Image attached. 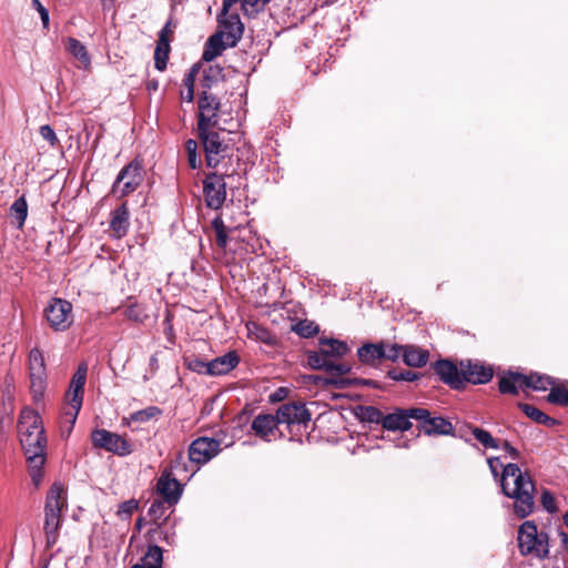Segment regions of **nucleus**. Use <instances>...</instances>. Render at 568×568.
Here are the masks:
<instances>
[{
	"instance_id": "12",
	"label": "nucleus",
	"mask_w": 568,
	"mask_h": 568,
	"mask_svg": "<svg viewBox=\"0 0 568 568\" xmlns=\"http://www.w3.org/2000/svg\"><path fill=\"white\" fill-rule=\"evenodd\" d=\"M234 174H222L221 172L210 173L203 181V194L206 205L212 210L222 207L226 199L225 178Z\"/></svg>"
},
{
	"instance_id": "19",
	"label": "nucleus",
	"mask_w": 568,
	"mask_h": 568,
	"mask_svg": "<svg viewBox=\"0 0 568 568\" xmlns=\"http://www.w3.org/2000/svg\"><path fill=\"white\" fill-rule=\"evenodd\" d=\"M434 371L440 381L449 385L454 389L463 388V369L462 364L457 367L448 359L437 361L434 364Z\"/></svg>"
},
{
	"instance_id": "24",
	"label": "nucleus",
	"mask_w": 568,
	"mask_h": 568,
	"mask_svg": "<svg viewBox=\"0 0 568 568\" xmlns=\"http://www.w3.org/2000/svg\"><path fill=\"white\" fill-rule=\"evenodd\" d=\"M271 0H223V13H227L233 6L240 4L244 16L252 18L264 10Z\"/></svg>"
},
{
	"instance_id": "11",
	"label": "nucleus",
	"mask_w": 568,
	"mask_h": 568,
	"mask_svg": "<svg viewBox=\"0 0 568 568\" xmlns=\"http://www.w3.org/2000/svg\"><path fill=\"white\" fill-rule=\"evenodd\" d=\"M72 304L62 298H51L44 308L45 318L55 332L67 331L73 323Z\"/></svg>"
},
{
	"instance_id": "33",
	"label": "nucleus",
	"mask_w": 568,
	"mask_h": 568,
	"mask_svg": "<svg viewBox=\"0 0 568 568\" xmlns=\"http://www.w3.org/2000/svg\"><path fill=\"white\" fill-rule=\"evenodd\" d=\"M554 381L551 377L546 375H540L537 373H532L530 375H526V379L524 381L525 388H531L534 390H546L550 386L554 387Z\"/></svg>"
},
{
	"instance_id": "36",
	"label": "nucleus",
	"mask_w": 568,
	"mask_h": 568,
	"mask_svg": "<svg viewBox=\"0 0 568 568\" xmlns=\"http://www.w3.org/2000/svg\"><path fill=\"white\" fill-rule=\"evenodd\" d=\"M170 40H162L156 42L154 51V65L159 71H164L170 54Z\"/></svg>"
},
{
	"instance_id": "50",
	"label": "nucleus",
	"mask_w": 568,
	"mask_h": 568,
	"mask_svg": "<svg viewBox=\"0 0 568 568\" xmlns=\"http://www.w3.org/2000/svg\"><path fill=\"white\" fill-rule=\"evenodd\" d=\"M383 359L396 362L399 357H403L404 345L383 343Z\"/></svg>"
},
{
	"instance_id": "60",
	"label": "nucleus",
	"mask_w": 568,
	"mask_h": 568,
	"mask_svg": "<svg viewBox=\"0 0 568 568\" xmlns=\"http://www.w3.org/2000/svg\"><path fill=\"white\" fill-rule=\"evenodd\" d=\"M501 447L507 452V454L513 459H519V457H520L519 450L517 448H515L514 446H511L508 440H504Z\"/></svg>"
},
{
	"instance_id": "25",
	"label": "nucleus",
	"mask_w": 568,
	"mask_h": 568,
	"mask_svg": "<svg viewBox=\"0 0 568 568\" xmlns=\"http://www.w3.org/2000/svg\"><path fill=\"white\" fill-rule=\"evenodd\" d=\"M18 430L19 435L36 433L37 430L44 432L40 415L31 408L22 409L18 422Z\"/></svg>"
},
{
	"instance_id": "15",
	"label": "nucleus",
	"mask_w": 568,
	"mask_h": 568,
	"mask_svg": "<svg viewBox=\"0 0 568 568\" xmlns=\"http://www.w3.org/2000/svg\"><path fill=\"white\" fill-rule=\"evenodd\" d=\"M427 416L425 408L397 409L392 414H387L383 420V427L387 430L405 432L412 427L410 418L416 419Z\"/></svg>"
},
{
	"instance_id": "46",
	"label": "nucleus",
	"mask_w": 568,
	"mask_h": 568,
	"mask_svg": "<svg viewBox=\"0 0 568 568\" xmlns=\"http://www.w3.org/2000/svg\"><path fill=\"white\" fill-rule=\"evenodd\" d=\"M212 226L215 231V242H216V245L222 248V250H225L226 245H227V232H226V229H225V225L222 221V219L220 217H216L213 220L212 222Z\"/></svg>"
},
{
	"instance_id": "4",
	"label": "nucleus",
	"mask_w": 568,
	"mask_h": 568,
	"mask_svg": "<svg viewBox=\"0 0 568 568\" xmlns=\"http://www.w3.org/2000/svg\"><path fill=\"white\" fill-rule=\"evenodd\" d=\"M64 508H67L65 490L61 484L54 483L48 491L44 506V532L49 545L57 540Z\"/></svg>"
},
{
	"instance_id": "2",
	"label": "nucleus",
	"mask_w": 568,
	"mask_h": 568,
	"mask_svg": "<svg viewBox=\"0 0 568 568\" xmlns=\"http://www.w3.org/2000/svg\"><path fill=\"white\" fill-rule=\"evenodd\" d=\"M349 352V347L346 342L320 337L318 349L307 351V364L311 368L317 371H325L328 374H336L344 376L348 374L352 366L347 363L338 362Z\"/></svg>"
},
{
	"instance_id": "63",
	"label": "nucleus",
	"mask_w": 568,
	"mask_h": 568,
	"mask_svg": "<svg viewBox=\"0 0 568 568\" xmlns=\"http://www.w3.org/2000/svg\"><path fill=\"white\" fill-rule=\"evenodd\" d=\"M560 538H561V542L565 547V549L567 550L568 552V534L567 532H564V531H560L559 534Z\"/></svg>"
},
{
	"instance_id": "52",
	"label": "nucleus",
	"mask_w": 568,
	"mask_h": 568,
	"mask_svg": "<svg viewBox=\"0 0 568 568\" xmlns=\"http://www.w3.org/2000/svg\"><path fill=\"white\" fill-rule=\"evenodd\" d=\"M540 503L548 513L552 514L557 511L555 497L549 490L545 489L542 491L540 496Z\"/></svg>"
},
{
	"instance_id": "39",
	"label": "nucleus",
	"mask_w": 568,
	"mask_h": 568,
	"mask_svg": "<svg viewBox=\"0 0 568 568\" xmlns=\"http://www.w3.org/2000/svg\"><path fill=\"white\" fill-rule=\"evenodd\" d=\"M123 315L135 323H143L148 317L142 305L136 302H132V298L128 300V304L124 307Z\"/></svg>"
},
{
	"instance_id": "1",
	"label": "nucleus",
	"mask_w": 568,
	"mask_h": 568,
	"mask_svg": "<svg viewBox=\"0 0 568 568\" xmlns=\"http://www.w3.org/2000/svg\"><path fill=\"white\" fill-rule=\"evenodd\" d=\"M503 493L514 499V510L520 518L529 516L535 506V484L528 473H523L515 463H509L501 473Z\"/></svg>"
},
{
	"instance_id": "44",
	"label": "nucleus",
	"mask_w": 568,
	"mask_h": 568,
	"mask_svg": "<svg viewBox=\"0 0 568 568\" xmlns=\"http://www.w3.org/2000/svg\"><path fill=\"white\" fill-rule=\"evenodd\" d=\"M162 410L158 406H149L140 409L130 415V420L136 423H145L150 419L156 418L161 415Z\"/></svg>"
},
{
	"instance_id": "47",
	"label": "nucleus",
	"mask_w": 568,
	"mask_h": 568,
	"mask_svg": "<svg viewBox=\"0 0 568 568\" xmlns=\"http://www.w3.org/2000/svg\"><path fill=\"white\" fill-rule=\"evenodd\" d=\"M384 417L385 415L374 406H365L361 408V418L364 422L383 425Z\"/></svg>"
},
{
	"instance_id": "38",
	"label": "nucleus",
	"mask_w": 568,
	"mask_h": 568,
	"mask_svg": "<svg viewBox=\"0 0 568 568\" xmlns=\"http://www.w3.org/2000/svg\"><path fill=\"white\" fill-rule=\"evenodd\" d=\"M310 378L316 384L322 386H333L338 389L349 387V381L344 376L336 374H329L328 377L322 376H310Z\"/></svg>"
},
{
	"instance_id": "28",
	"label": "nucleus",
	"mask_w": 568,
	"mask_h": 568,
	"mask_svg": "<svg viewBox=\"0 0 568 568\" xmlns=\"http://www.w3.org/2000/svg\"><path fill=\"white\" fill-rule=\"evenodd\" d=\"M429 353L414 345H404L403 361L409 367H423L427 364Z\"/></svg>"
},
{
	"instance_id": "21",
	"label": "nucleus",
	"mask_w": 568,
	"mask_h": 568,
	"mask_svg": "<svg viewBox=\"0 0 568 568\" xmlns=\"http://www.w3.org/2000/svg\"><path fill=\"white\" fill-rule=\"evenodd\" d=\"M156 491L161 496V499L169 503V506H174L181 498L182 486L178 479L164 471L158 479Z\"/></svg>"
},
{
	"instance_id": "35",
	"label": "nucleus",
	"mask_w": 568,
	"mask_h": 568,
	"mask_svg": "<svg viewBox=\"0 0 568 568\" xmlns=\"http://www.w3.org/2000/svg\"><path fill=\"white\" fill-rule=\"evenodd\" d=\"M141 560L142 564H140V566H143V568H162V549L156 545L149 546L145 555Z\"/></svg>"
},
{
	"instance_id": "5",
	"label": "nucleus",
	"mask_w": 568,
	"mask_h": 568,
	"mask_svg": "<svg viewBox=\"0 0 568 568\" xmlns=\"http://www.w3.org/2000/svg\"><path fill=\"white\" fill-rule=\"evenodd\" d=\"M518 548L523 556L534 555L544 559L549 555L548 534L538 531L534 521L523 523L518 529Z\"/></svg>"
},
{
	"instance_id": "45",
	"label": "nucleus",
	"mask_w": 568,
	"mask_h": 568,
	"mask_svg": "<svg viewBox=\"0 0 568 568\" xmlns=\"http://www.w3.org/2000/svg\"><path fill=\"white\" fill-rule=\"evenodd\" d=\"M186 366L190 371L202 374V375H210L211 376V366L210 361L205 362L202 358L192 356L185 359Z\"/></svg>"
},
{
	"instance_id": "53",
	"label": "nucleus",
	"mask_w": 568,
	"mask_h": 568,
	"mask_svg": "<svg viewBox=\"0 0 568 568\" xmlns=\"http://www.w3.org/2000/svg\"><path fill=\"white\" fill-rule=\"evenodd\" d=\"M40 134L51 146H55L59 143V139L57 138L54 130L49 124L40 126Z\"/></svg>"
},
{
	"instance_id": "17",
	"label": "nucleus",
	"mask_w": 568,
	"mask_h": 568,
	"mask_svg": "<svg viewBox=\"0 0 568 568\" xmlns=\"http://www.w3.org/2000/svg\"><path fill=\"white\" fill-rule=\"evenodd\" d=\"M276 415L280 423L286 424L288 427L293 425L306 426L311 419V414L305 406L296 403L282 405Z\"/></svg>"
},
{
	"instance_id": "43",
	"label": "nucleus",
	"mask_w": 568,
	"mask_h": 568,
	"mask_svg": "<svg viewBox=\"0 0 568 568\" xmlns=\"http://www.w3.org/2000/svg\"><path fill=\"white\" fill-rule=\"evenodd\" d=\"M189 166L193 170L199 169L202 164L201 158L197 153V142L193 139H189L184 144Z\"/></svg>"
},
{
	"instance_id": "27",
	"label": "nucleus",
	"mask_w": 568,
	"mask_h": 568,
	"mask_svg": "<svg viewBox=\"0 0 568 568\" xmlns=\"http://www.w3.org/2000/svg\"><path fill=\"white\" fill-rule=\"evenodd\" d=\"M526 375L521 373L509 372L505 374L498 383V388L501 394L517 395L519 388L524 387Z\"/></svg>"
},
{
	"instance_id": "62",
	"label": "nucleus",
	"mask_w": 568,
	"mask_h": 568,
	"mask_svg": "<svg viewBox=\"0 0 568 568\" xmlns=\"http://www.w3.org/2000/svg\"><path fill=\"white\" fill-rule=\"evenodd\" d=\"M159 88V82L156 80H149L146 83V89L151 91H156Z\"/></svg>"
},
{
	"instance_id": "18",
	"label": "nucleus",
	"mask_w": 568,
	"mask_h": 568,
	"mask_svg": "<svg viewBox=\"0 0 568 568\" xmlns=\"http://www.w3.org/2000/svg\"><path fill=\"white\" fill-rule=\"evenodd\" d=\"M463 369V387L466 383L487 384L491 381L494 372L490 366H486L478 362H462Z\"/></svg>"
},
{
	"instance_id": "37",
	"label": "nucleus",
	"mask_w": 568,
	"mask_h": 568,
	"mask_svg": "<svg viewBox=\"0 0 568 568\" xmlns=\"http://www.w3.org/2000/svg\"><path fill=\"white\" fill-rule=\"evenodd\" d=\"M171 507L172 506H169V503L164 499H154L149 508V516L154 524L159 525L160 521L166 519L168 511Z\"/></svg>"
},
{
	"instance_id": "30",
	"label": "nucleus",
	"mask_w": 568,
	"mask_h": 568,
	"mask_svg": "<svg viewBox=\"0 0 568 568\" xmlns=\"http://www.w3.org/2000/svg\"><path fill=\"white\" fill-rule=\"evenodd\" d=\"M383 342L366 343L357 349L359 361L366 365H376L378 361L383 359Z\"/></svg>"
},
{
	"instance_id": "34",
	"label": "nucleus",
	"mask_w": 568,
	"mask_h": 568,
	"mask_svg": "<svg viewBox=\"0 0 568 568\" xmlns=\"http://www.w3.org/2000/svg\"><path fill=\"white\" fill-rule=\"evenodd\" d=\"M224 79V69L220 64L210 65L203 72L202 87L210 90L214 84Z\"/></svg>"
},
{
	"instance_id": "14",
	"label": "nucleus",
	"mask_w": 568,
	"mask_h": 568,
	"mask_svg": "<svg viewBox=\"0 0 568 568\" xmlns=\"http://www.w3.org/2000/svg\"><path fill=\"white\" fill-rule=\"evenodd\" d=\"M217 22L221 27V31L219 33H222V38H225L226 44H229V47H235L241 40L244 31V24L242 23L239 13L230 10L224 14L222 8L221 12L217 14Z\"/></svg>"
},
{
	"instance_id": "59",
	"label": "nucleus",
	"mask_w": 568,
	"mask_h": 568,
	"mask_svg": "<svg viewBox=\"0 0 568 568\" xmlns=\"http://www.w3.org/2000/svg\"><path fill=\"white\" fill-rule=\"evenodd\" d=\"M349 381V386H357V385H364L369 386L373 388H379V384L376 381L373 379H365V378H347Z\"/></svg>"
},
{
	"instance_id": "55",
	"label": "nucleus",
	"mask_w": 568,
	"mask_h": 568,
	"mask_svg": "<svg viewBox=\"0 0 568 568\" xmlns=\"http://www.w3.org/2000/svg\"><path fill=\"white\" fill-rule=\"evenodd\" d=\"M28 465H29L30 476H31L33 484L36 486H39L43 478V474H42L43 465H39L38 467H36L34 464L31 462H28Z\"/></svg>"
},
{
	"instance_id": "8",
	"label": "nucleus",
	"mask_w": 568,
	"mask_h": 568,
	"mask_svg": "<svg viewBox=\"0 0 568 568\" xmlns=\"http://www.w3.org/2000/svg\"><path fill=\"white\" fill-rule=\"evenodd\" d=\"M87 376L88 364L80 363L70 381L69 389L65 394L67 402L70 405V409L65 412V416L69 417L71 425L75 423L82 407Z\"/></svg>"
},
{
	"instance_id": "42",
	"label": "nucleus",
	"mask_w": 568,
	"mask_h": 568,
	"mask_svg": "<svg viewBox=\"0 0 568 568\" xmlns=\"http://www.w3.org/2000/svg\"><path fill=\"white\" fill-rule=\"evenodd\" d=\"M10 212L18 221L19 227H22L28 215V203L24 196H20L12 203Z\"/></svg>"
},
{
	"instance_id": "41",
	"label": "nucleus",
	"mask_w": 568,
	"mask_h": 568,
	"mask_svg": "<svg viewBox=\"0 0 568 568\" xmlns=\"http://www.w3.org/2000/svg\"><path fill=\"white\" fill-rule=\"evenodd\" d=\"M471 434L485 448L498 449L500 447L497 439H495L491 434L479 427H471Z\"/></svg>"
},
{
	"instance_id": "48",
	"label": "nucleus",
	"mask_w": 568,
	"mask_h": 568,
	"mask_svg": "<svg viewBox=\"0 0 568 568\" xmlns=\"http://www.w3.org/2000/svg\"><path fill=\"white\" fill-rule=\"evenodd\" d=\"M551 404L568 406V389L565 387H552L547 396Z\"/></svg>"
},
{
	"instance_id": "57",
	"label": "nucleus",
	"mask_w": 568,
	"mask_h": 568,
	"mask_svg": "<svg viewBox=\"0 0 568 568\" xmlns=\"http://www.w3.org/2000/svg\"><path fill=\"white\" fill-rule=\"evenodd\" d=\"M487 464H488L489 469L495 478L498 477V475H499L498 470L500 468L504 469V467L506 466L501 463L500 457H489V458H487Z\"/></svg>"
},
{
	"instance_id": "51",
	"label": "nucleus",
	"mask_w": 568,
	"mask_h": 568,
	"mask_svg": "<svg viewBox=\"0 0 568 568\" xmlns=\"http://www.w3.org/2000/svg\"><path fill=\"white\" fill-rule=\"evenodd\" d=\"M139 503L135 499L123 501L119 505L118 516L122 519H129L132 514L138 509Z\"/></svg>"
},
{
	"instance_id": "9",
	"label": "nucleus",
	"mask_w": 568,
	"mask_h": 568,
	"mask_svg": "<svg viewBox=\"0 0 568 568\" xmlns=\"http://www.w3.org/2000/svg\"><path fill=\"white\" fill-rule=\"evenodd\" d=\"M197 106V134L212 132L220 121V100L214 94L203 91L199 97Z\"/></svg>"
},
{
	"instance_id": "58",
	"label": "nucleus",
	"mask_w": 568,
	"mask_h": 568,
	"mask_svg": "<svg viewBox=\"0 0 568 568\" xmlns=\"http://www.w3.org/2000/svg\"><path fill=\"white\" fill-rule=\"evenodd\" d=\"M199 72V67L197 65H193L191 68V70L185 74L184 79H183V83L185 85L186 89H194V81H195V77Z\"/></svg>"
},
{
	"instance_id": "54",
	"label": "nucleus",
	"mask_w": 568,
	"mask_h": 568,
	"mask_svg": "<svg viewBox=\"0 0 568 568\" xmlns=\"http://www.w3.org/2000/svg\"><path fill=\"white\" fill-rule=\"evenodd\" d=\"M175 28H176V23L173 21V19L172 18L168 19V21L165 22V24L163 26V28L161 29V31L159 33L158 41H162V40L171 41L170 37L173 34Z\"/></svg>"
},
{
	"instance_id": "31",
	"label": "nucleus",
	"mask_w": 568,
	"mask_h": 568,
	"mask_svg": "<svg viewBox=\"0 0 568 568\" xmlns=\"http://www.w3.org/2000/svg\"><path fill=\"white\" fill-rule=\"evenodd\" d=\"M518 406L527 417L538 424L547 426H554L557 424L556 419L549 417L547 414L530 404L519 403Z\"/></svg>"
},
{
	"instance_id": "40",
	"label": "nucleus",
	"mask_w": 568,
	"mask_h": 568,
	"mask_svg": "<svg viewBox=\"0 0 568 568\" xmlns=\"http://www.w3.org/2000/svg\"><path fill=\"white\" fill-rule=\"evenodd\" d=\"M292 331L303 338H310L318 333V326L308 320H301L292 325Z\"/></svg>"
},
{
	"instance_id": "23",
	"label": "nucleus",
	"mask_w": 568,
	"mask_h": 568,
	"mask_svg": "<svg viewBox=\"0 0 568 568\" xmlns=\"http://www.w3.org/2000/svg\"><path fill=\"white\" fill-rule=\"evenodd\" d=\"M420 423V430L426 435H450L453 434V425L449 420L444 417L430 415V412L427 410V416L423 418H417Z\"/></svg>"
},
{
	"instance_id": "61",
	"label": "nucleus",
	"mask_w": 568,
	"mask_h": 568,
	"mask_svg": "<svg viewBox=\"0 0 568 568\" xmlns=\"http://www.w3.org/2000/svg\"><path fill=\"white\" fill-rule=\"evenodd\" d=\"M181 98L186 102H192L194 99V89H186L185 92H181Z\"/></svg>"
},
{
	"instance_id": "6",
	"label": "nucleus",
	"mask_w": 568,
	"mask_h": 568,
	"mask_svg": "<svg viewBox=\"0 0 568 568\" xmlns=\"http://www.w3.org/2000/svg\"><path fill=\"white\" fill-rule=\"evenodd\" d=\"M143 182V166L140 160L134 159L116 175L111 194L116 199H122L135 192Z\"/></svg>"
},
{
	"instance_id": "20",
	"label": "nucleus",
	"mask_w": 568,
	"mask_h": 568,
	"mask_svg": "<svg viewBox=\"0 0 568 568\" xmlns=\"http://www.w3.org/2000/svg\"><path fill=\"white\" fill-rule=\"evenodd\" d=\"M280 424L276 414H260L253 419L251 428L254 430L255 435L263 440L272 442L276 438Z\"/></svg>"
},
{
	"instance_id": "49",
	"label": "nucleus",
	"mask_w": 568,
	"mask_h": 568,
	"mask_svg": "<svg viewBox=\"0 0 568 568\" xmlns=\"http://www.w3.org/2000/svg\"><path fill=\"white\" fill-rule=\"evenodd\" d=\"M387 376L397 382H414L419 378V374L409 369H390Z\"/></svg>"
},
{
	"instance_id": "26",
	"label": "nucleus",
	"mask_w": 568,
	"mask_h": 568,
	"mask_svg": "<svg viewBox=\"0 0 568 568\" xmlns=\"http://www.w3.org/2000/svg\"><path fill=\"white\" fill-rule=\"evenodd\" d=\"M240 363V357L235 352H229L210 361L211 376H220L230 373Z\"/></svg>"
},
{
	"instance_id": "32",
	"label": "nucleus",
	"mask_w": 568,
	"mask_h": 568,
	"mask_svg": "<svg viewBox=\"0 0 568 568\" xmlns=\"http://www.w3.org/2000/svg\"><path fill=\"white\" fill-rule=\"evenodd\" d=\"M67 51L72 54L75 59H78L84 67H89L91 64V59L89 52L84 44H82L75 38L67 39Z\"/></svg>"
},
{
	"instance_id": "7",
	"label": "nucleus",
	"mask_w": 568,
	"mask_h": 568,
	"mask_svg": "<svg viewBox=\"0 0 568 568\" xmlns=\"http://www.w3.org/2000/svg\"><path fill=\"white\" fill-rule=\"evenodd\" d=\"M30 390L36 403L40 402L47 389V367L44 356L38 347H33L28 356Z\"/></svg>"
},
{
	"instance_id": "64",
	"label": "nucleus",
	"mask_w": 568,
	"mask_h": 568,
	"mask_svg": "<svg viewBox=\"0 0 568 568\" xmlns=\"http://www.w3.org/2000/svg\"><path fill=\"white\" fill-rule=\"evenodd\" d=\"M562 520H564V524L567 526L568 528V511L562 516Z\"/></svg>"
},
{
	"instance_id": "10",
	"label": "nucleus",
	"mask_w": 568,
	"mask_h": 568,
	"mask_svg": "<svg viewBox=\"0 0 568 568\" xmlns=\"http://www.w3.org/2000/svg\"><path fill=\"white\" fill-rule=\"evenodd\" d=\"M91 442L94 448L104 449L105 452L121 457L128 456L133 452L129 440L104 428L93 429L91 433Z\"/></svg>"
},
{
	"instance_id": "56",
	"label": "nucleus",
	"mask_w": 568,
	"mask_h": 568,
	"mask_svg": "<svg viewBox=\"0 0 568 568\" xmlns=\"http://www.w3.org/2000/svg\"><path fill=\"white\" fill-rule=\"evenodd\" d=\"M32 4L40 14L43 28L48 29L50 20L48 9H45L39 0H32Z\"/></svg>"
},
{
	"instance_id": "22",
	"label": "nucleus",
	"mask_w": 568,
	"mask_h": 568,
	"mask_svg": "<svg viewBox=\"0 0 568 568\" xmlns=\"http://www.w3.org/2000/svg\"><path fill=\"white\" fill-rule=\"evenodd\" d=\"M130 227V212L128 203L123 202L111 212L110 230L115 239L124 237Z\"/></svg>"
},
{
	"instance_id": "29",
	"label": "nucleus",
	"mask_w": 568,
	"mask_h": 568,
	"mask_svg": "<svg viewBox=\"0 0 568 568\" xmlns=\"http://www.w3.org/2000/svg\"><path fill=\"white\" fill-rule=\"evenodd\" d=\"M226 47H229V44H226V40L223 41L222 33L216 32L205 42L202 59L206 62H211L221 55Z\"/></svg>"
},
{
	"instance_id": "16",
	"label": "nucleus",
	"mask_w": 568,
	"mask_h": 568,
	"mask_svg": "<svg viewBox=\"0 0 568 568\" xmlns=\"http://www.w3.org/2000/svg\"><path fill=\"white\" fill-rule=\"evenodd\" d=\"M221 443L209 437H199L189 447V458L196 465H203L215 457L220 452Z\"/></svg>"
},
{
	"instance_id": "13",
	"label": "nucleus",
	"mask_w": 568,
	"mask_h": 568,
	"mask_svg": "<svg viewBox=\"0 0 568 568\" xmlns=\"http://www.w3.org/2000/svg\"><path fill=\"white\" fill-rule=\"evenodd\" d=\"M20 443L24 452L27 462H31L36 467L44 465L47 437L44 432L20 434Z\"/></svg>"
},
{
	"instance_id": "3",
	"label": "nucleus",
	"mask_w": 568,
	"mask_h": 568,
	"mask_svg": "<svg viewBox=\"0 0 568 568\" xmlns=\"http://www.w3.org/2000/svg\"><path fill=\"white\" fill-rule=\"evenodd\" d=\"M203 144L205 163L214 172L236 174L240 158L233 146L227 144L219 132L212 131L197 134Z\"/></svg>"
}]
</instances>
